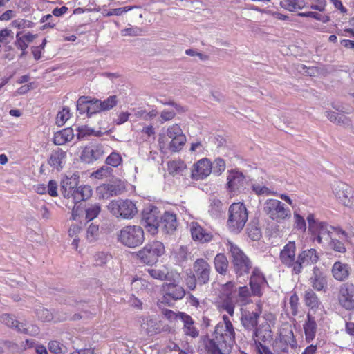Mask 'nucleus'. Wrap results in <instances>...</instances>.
<instances>
[{
  "label": "nucleus",
  "mask_w": 354,
  "mask_h": 354,
  "mask_svg": "<svg viewBox=\"0 0 354 354\" xmlns=\"http://www.w3.org/2000/svg\"><path fill=\"white\" fill-rule=\"evenodd\" d=\"M124 189V186L120 184H103L100 187H98V190H100L102 193V196L104 198H109L111 196H114L122 194Z\"/></svg>",
  "instance_id": "nucleus-34"
},
{
  "label": "nucleus",
  "mask_w": 354,
  "mask_h": 354,
  "mask_svg": "<svg viewBox=\"0 0 354 354\" xmlns=\"http://www.w3.org/2000/svg\"><path fill=\"white\" fill-rule=\"evenodd\" d=\"M351 272L350 266L340 261L335 262L331 268L333 278L340 282L346 281L351 274Z\"/></svg>",
  "instance_id": "nucleus-22"
},
{
  "label": "nucleus",
  "mask_w": 354,
  "mask_h": 354,
  "mask_svg": "<svg viewBox=\"0 0 354 354\" xmlns=\"http://www.w3.org/2000/svg\"><path fill=\"white\" fill-rule=\"evenodd\" d=\"M297 346V341L291 329L281 330L279 337L272 343V348L276 354H289V348L295 349Z\"/></svg>",
  "instance_id": "nucleus-8"
},
{
  "label": "nucleus",
  "mask_w": 354,
  "mask_h": 354,
  "mask_svg": "<svg viewBox=\"0 0 354 354\" xmlns=\"http://www.w3.org/2000/svg\"><path fill=\"white\" fill-rule=\"evenodd\" d=\"M304 299L306 306L312 310L317 309L321 305L320 299L312 289H308L305 291Z\"/></svg>",
  "instance_id": "nucleus-36"
},
{
  "label": "nucleus",
  "mask_w": 354,
  "mask_h": 354,
  "mask_svg": "<svg viewBox=\"0 0 354 354\" xmlns=\"http://www.w3.org/2000/svg\"><path fill=\"white\" fill-rule=\"evenodd\" d=\"M212 171V162L207 158L198 160L194 165L191 171V177L195 180L204 179Z\"/></svg>",
  "instance_id": "nucleus-17"
},
{
  "label": "nucleus",
  "mask_w": 354,
  "mask_h": 354,
  "mask_svg": "<svg viewBox=\"0 0 354 354\" xmlns=\"http://www.w3.org/2000/svg\"><path fill=\"white\" fill-rule=\"evenodd\" d=\"M183 134V131L178 124L170 126L167 129V136L171 140L178 138Z\"/></svg>",
  "instance_id": "nucleus-51"
},
{
  "label": "nucleus",
  "mask_w": 354,
  "mask_h": 354,
  "mask_svg": "<svg viewBox=\"0 0 354 354\" xmlns=\"http://www.w3.org/2000/svg\"><path fill=\"white\" fill-rule=\"evenodd\" d=\"M162 291L164 295L158 304L160 308L163 304L171 306L174 301L182 299L186 294L184 288L176 283H163Z\"/></svg>",
  "instance_id": "nucleus-9"
},
{
  "label": "nucleus",
  "mask_w": 354,
  "mask_h": 354,
  "mask_svg": "<svg viewBox=\"0 0 354 354\" xmlns=\"http://www.w3.org/2000/svg\"><path fill=\"white\" fill-rule=\"evenodd\" d=\"M236 302L233 300L230 295L227 294V297L224 299L222 308L231 316L234 315V306Z\"/></svg>",
  "instance_id": "nucleus-47"
},
{
  "label": "nucleus",
  "mask_w": 354,
  "mask_h": 354,
  "mask_svg": "<svg viewBox=\"0 0 354 354\" xmlns=\"http://www.w3.org/2000/svg\"><path fill=\"white\" fill-rule=\"evenodd\" d=\"M71 113L68 107H64L62 111H59L56 118V124L58 126H62L70 118Z\"/></svg>",
  "instance_id": "nucleus-45"
},
{
  "label": "nucleus",
  "mask_w": 354,
  "mask_h": 354,
  "mask_svg": "<svg viewBox=\"0 0 354 354\" xmlns=\"http://www.w3.org/2000/svg\"><path fill=\"white\" fill-rule=\"evenodd\" d=\"M100 103L102 112L107 111L117 106L118 99L116 95H111L104 100H100Z\"/></svg>",
  "instance_id": "nucleus-40"
},
{
  "label": "nucleus",
  "mask_w": 354,
  "mask_h": 354,
  "mask_svg": "<svg viewBox=\"0 0 354 354\" xmlns=\"http://www.w3.org/2000/svg\"><path fill=\"white\" fill-rule=\"evenodd\" d=\"M37 317L43 322H49L53 319L52 313L46 308H39L36 310Z\"/></svg>",
  "instance_id": "nucleus-55"
},
{
  "label": "nucleus",
  "mask_w": 354,
  "mask_h": 354,
  "mask_svg": "<svg viewBox=\"0 0 354 354\" xmlns=\"http://www.w3.org/2000/svg\"><path fill=\"white\" fill-rule=\"evenodd\" d=\"M248 235L252 241H258L261 237V232L259 227L254 224H249L247 228Z\"/></svg>",
  "instance_id": "nucleus-46"
},
{
  "label": "nucleus",
  "mask_w": 354,
  "mask_h": 354,
  "mask_svg": "<svg viewBox=\"0 0 354 354\" xmlns=\"http://www.w3.org/2000/svg\"><path fill=\"white\" fill-rule=\"evenodd\" d=\"M333 192L340 203L344 205L349 204L352 197V189L348 185L343 182H337L333 185Z\"/></svg>",
  "instance_id": "nucleus-19"
},
{
  "label": "nucleus",
  "mask_w": 354,
  "mask_h": 354,
  "mask_svg": "<svg viewBox=\"0 0 354 354\" xmlns=\"http://www.w3.org/2000/svg\"><path fill=\"white\" fill-rule=\"evenodd\" d=\"M98 225H96L91 224L88 227L86 231V238L90 242L95 240V236L98 234Z\"/></svg>",
  "instance_id": "nucleus-60"
},
{
  "label": "nucleus",
  "mask_w": 354,
  "mask_h": 354,
  "mask_svg": "<svg viewBox=\"0 0 354 354\" xmlns=\"http://www.w3.org/2000/svg\"><path fill=\"white\" fill-rule=\"evenodd\" d=\"M142 30L138 27H131L122 30V35L124 36H139L141 35Z\"/></svg>",
  "instance_id": "nucleus-61"
},
{
  "label": "nucleus",
  "mask_w": 354,
  "mask_h": 354,
  "mask_svg": "<svg viewBox=\"0 0 354 354\" xmlns=\"http://www.w3.org/2000/svg\"><path fill=\"white\" fill-rule=\"evenodd\" d=\"M88 117L90 118L94 114L102 112L101 106L99 104L100 100L88 96Z\"/></svg>",
  "instance_id": "nucleus-42"
},
{
  "label": "nucleus",
  "mask_w": 354,
  "mask_h": 354,
  "mask_svg": "<svg viewBox=\"0 0 354 354\" xmlns=\"http://www.w3.org/2000/svg\"><path fill=\"white\" fill-rule=\"evenodd\" d=\"M94 130L88 128L86 126H82L77 128V138L79 140H82L88 136L93 135Z\"/></svg>",
  "instance_id": "nucleus-57"
},
{
  "label": "nucleus",
  "mask_w": 354,
  "mask_h": 354,
  "mask_svg": "<svg viewBox=\"0 0 354 354\" xmlns=\"http://www.w3.org/2000/svg\"><path fill=\"white\" fill-rule=\"evenodd\" d=\"M279 259L281 263L291 269L293 274H297V256L295 241H288L281 250Z\"/></svg>",
  "instance_id": "nucleus-10"
},
{
  "label": "nucleus",
  "mask_w": 354,
  "mask_h": 354,
  "mask_svg": "<svg viewBox=\"0 0 354 354\" xmlns=\"http://www.w3.org/2000/svg\"><path fill=\"white\" fill-rule=\"evenodd\" d=\"M16 321L17 320L14 319V317L9 314H3L1 316H0V322L12 329L16 323Z\"/></svg>",
  "instance_id": "nucleus-58"
},
{
  "label": "nucleus",
  "mask_w": 354,
  "mask_h": 354,
  "mask_svg": "<svg viewBox=\"0 0 354 354\" xmlns=\"http://www.w3.org/2000/svg\"><path fill=\"white\" fill-rule=\"evenodd\" d=\"M109 211L116 218L132 219L138 213L134 202L131 200H113L107 205Z\"/></svg>",
  "instance_id": "nucleus-5"
},
{
  "label": "nucleus",
  "mask_w": 354,
  "mask_h": 354,
  "mask_svg": "<svg viewBox=\"0 0 354 354\" xmlns=\"http://www.w3.org/2000/svg\"><path fill=\"white\" fill-rule=\"evenodd\" d=\"M165 253V246L160 241H152L147 243L142 250L137 252V257L142 263L146 265H153L158 257Z\"/></svg>",
  "instance_id": "nucleus-7"
},
{
  "label": "nucleus",
  "mask_w": 354,
  "mask_h": 354,
  "mask_svg": "<svg viewBox=\"0 0 354 354\" xmlns=\"http://www.w3.org/2000/svg\"><path fill=\"white\" fill-rule=\"evenodd\" d=\"M160 212L157 207L145 209L142 213V223L147 231L154 235L159 230Z\"/></svg>",
  "instance_id": "nucleus-12"
},
{
  "label": "nucleus",
  "mask_w": 354,
  "mask_h": 354,
  "mask_svg": "<svg viewBox=\"0 0 354 354\" xmlns=\"http://www.w3.org/2000/svg\"><path fill=\"white\" fill-rule=\"evenodd\" d=\"M190 232L192 239L194 241H198L201 243H208L213 239L212 232L204 229L197 222L191 223Z\"/></svg>",
  "instance_id": "nucleus-20"
},
{
  "label": "nucleus",
  "mask_w": 354,
  "mask_h": 354,
  "mask_svg": "<svg viewBox=\"0 0 354 354\" xmlns=\"http://www.w3.org/2000/svg\"><path fill=\"white\" fill-rule=\"evenodd\" d=\"M252 189L257 195L269 194L271 193L270 190L264 185L260 184L252 185Z\"/></svg>",
  "instance_id": "nucleus-63"
},
{
  "label": "nucleus",
  "mask_w": 354,
  "mask_h": 354,
  "mask_svg": "<svg viewBox=\"0 0 354 354\" xmlns=\"http://www.w3.org/2000/svg\"><path fill=\"white\" fill-rule=\"evenodd\" d=\"M117 240L122 245L135 248L141 245L145 241V233L139 225H126L117 234Z\"/></svg>",
  "instance_id": "nucleus-3"
},
{
  "label": "nucleus",
  "mask_w": 354,
  "mask_h": 354,
  "mask_svg": "<svg viewBox=\"0 0 354 354\" xmlns=\"http://www.w3.org/2000/svg\"><path fill=\"white\" fill-rule=\"evenodd\" d=\"M73 138V129L71 127H68L55 133L53 142L56 145H62L71 141Z\"/></svg>",
  "instance_id": "nucleus-35"
},
{
  "label": "nucleus",
  "mask_w": 354,
  "mask_h": 354,
  "mask_svg": "<svg viewBox=\"0 0 354 354\" xmlns=\"http://www.w3.org/2000/svg\"><path fill=\"white\" fill-rule=\"evenodd\" d=\"M210 208V211L213 212V214L219 213L223 210V203L219 199L213 198L211 201Z\"/></svg>",
  "instance_id": "nucleus-62"
},
{
  "label": "nucleus",
  "mask_w": 354,
  "mask_h": 354,
  "mask_svg": "<svg viewBox=\"0 0 354 354\" xmlns=\"http://www.w3.org/2000/svg\"><path fill=\"white\" fill-rule=\"evenodd\" d=\"M338 301L346 310L354 308V285L351 283H342L339 288Z\"/></svg>",
  "instance_id": "nucleus-14"
},
{
  "label": "nucleus",
  "mask_w": 354,
  "mask_h": 354,
  "mask_svg": "<svg viewBox=\"0 0 354 354\" xmlns=\"http://www.w3.org/2000/svg\"><path fill=\"white\" fill-rule=\"evenodd\" d=\"M328 244L330 248L335 252L344 253L346 251L344 244L336 239H332L330 237Z\"/></svg>",
  "instance_id": "nucleus-52"
},
{
  "label": "nucleus",
  "mask_w": 354,
  "mask_h": 354,
  "mask_svg": "<svg viewBox=\"0 0 354 354\" xmlns=\"http://www.w3.org/2000/svg\"><path fill=\"white\" fill-rule=\"evenodd\" d=\"M335 124L339 125V126H342L344 127H348L351 125V121L348 117H346L344 115L339 114L338 115Z\"/></svg>",
  "instance_id": "nucleus-64"
},
{
  "label": "nucleus",
  "mask_w": 354,
  "mask_h": 354,
  "mask_svg": "<svg viewBox=\"0 0 354 354\" xmlns=\"http://www.w3.org/2000/svg\"><path fill=\"white\" fill-rule=\"evenodd\" d=\"M147 272L149 274L155 279L163 281L167 279L168 273L163 270L155 268H149L147 270Z\"/></svg>",
  "instance_id": "nucleus-53"
},
{
  "label": "nucleus",
  "mask_w": 354,
  "mask_h": 354,
  "mask_svg": "<svg viewBox=\"0 0 354 354\" xmlns=\"http://www.w3.org/2000/svg\"><path fill=\"white\" fill-rule=\"evenodd\" d=\"M294 218H295V227L297 230H301V232H305L306 230V223L304 218L301 216L299 214L295 212H294Z\"/></svg>",
  "instance_id": "nucleus-54"
},
{
  "label": "nucleus",
  "mask_w": 354,
  "mask_h": 354,
  "mask_svg": "<svg viewBox=\"0 0 354 354\" xmlns=\"http://www.w3.org/2000/svg\"><path fill=\"white\" fill-rule=\"evenodd\" d=\"M122 159L117 152H112L106 159V163L109 166L116 167L120 165Z\"/></svg>",
  "instance_id": "nucleus-48"
},
{
  "label": "nucleus",
  "mask_w": 354,
  "mask_h": 354,
  "mask_svg": "<svg viewBox=\"0 0 354 354\" xmlns=\"http://www.w3.org/2000/svg\"><path fill=\"white\" fill-rule=\"evenodd\" d=\"M309 282L315 290L326 292L328 284L327 276L322 268L317 266L313 268Z\"/></svg>",
  "instance_id": "nucleus-16"
},
{
  "label": "nucleus",
  "mask_w": 354,
  "mask_h": 354,
  "mask_svg": "<svg viewBox=\"0 0 354 354\" xmlns=\"http://www.w3.org/2000/svg\"><path fill=\"white\" fill-rule=\"evenodd\" d=\"M319 257L315 249H307L297 254V274H299L304 267L317 263Z\"/></svg>",
  "instance_id": "nucleus-15"
},
{
  "label": "nucleus",
  "mask_w": 354,
  "mask_h": 354,
  "mask_svg": "<svg viewBox=\"0 0 354 354\" xmlns=\"http://www.w3.org/2000/svg\"><path fill=\"white\" fill-rule=\"evenodd\" d=\"M78 183V177L76 176H71L70 178L66 177L62 179L60 185V191L66 198H70L71 194L74 189H75Z\"/></svg>",
  "instance_id": "nucleus-31"
},
{
  "label": "nucleus",
  "mask_w": 354,
  "mask_h": 354,
  "mask_svg": "<svg viewBox=\"0 0 354 354\" xmlns=\"http://www.w3.org/2000/svg\"><path fill=\"white\" fill-rule=\"evenodd\" d=\"M303 328L306 340L308 342H310L315 337L317 330V324L315 317L310 313H307L306 319L303 325Z\"/></svg>",
  "instance_id": "nucleus-28"
},
{
  "label": "nucleus",
  "mask_w": 354,
  "mask_h": 354,
  "mask_svg": "<svg viewBox=\"0 0 354 354\" xmlns=\"http://www.w3.org/2000/svg\"><path fill=\"white\" fill-rule=\"evenodd\" d=\"M63 345L57 341H50L48 344V350L54 354H60L62 353Z\"/></svg>",
  "instance_id": "nucleus-59"
},
{
  "label": "nucleus",
  "mask_w": 354,
  "mask_h": 354,
  "mask_svg": "<svg viewBox=\"0 0 354 354\" xmlns=\"http://www.w3.org/2000/svg\"><path fill=\"white\" fill-rule=\"evenodd\" d=\"M236 302L239 306H245L250 302V297L252 294L247 286H241L235 290L234 292L227 293Z\"/></svg>",
  "instance_id": "nucleus-27"
},
{
  "label": "nucleus",
  "mask_w": 354,
  "mask_h": 354,
  "mask_svg": "<svg viewBox=\"0 0 354 354\" xmlns=\"http://www.w3.org/2000/svg\"><path fill=\"white\" fill-rule=\"evenodd\" d=\"M333 229H334V227L328 225L325 222H320L315 226V230L310 232L315 236V240L321 243L323 239L326 241H329L331 237V230Z\"/></svg>",
  "instance_id": "nucleus-25"
},
{
  "label": "nucleus",
  "mask_w": 354,
  "mask_h": 354,
  "mask_svg": "<svg viewBox=\"0 0 354 354\" xmlns=\"http://www.w3.org/2000/svg\"><path fill=\"white\" fill-rule=\"evenodd\" d=\"M103 146L101 145L86 147L83 150L81 158L86 163H91L100 159L104 154Z\"/></svg>",
  "instance_id": "nucleus-24"
},
{
  "label": "nucleus",
  "mask_w": 354,
  "mask_h": 354,
  "mask_svg": "<svg viewBox=\"0 0 354 354\" xmlns=\"http://www.w3.org/2000/svg\"><path fill=\"white\" fill-rule=\"evenodd\" d=\"M185 281L187 288L190 290H194L196 288L197 285H198V279H196L192 272L187 274Z\"/></svg>",
  "instance_id": "nucleus-56"
},
{
  "label": "nucleus",
  "mask_w": 354,
  "mask_h": 354,
  "mask_svg": "<svg viewBox=\"0 0 354 354\" xmlns=\"http://www.w3.org/2000/svg\"><path fill=\"white\" fill-rule=\"evenodd\" d=\"M264 213L272 220L281 223L291 217L289 208L285 207L284 204L277 199H267L263 204Z\"/></svg>",
  "instance_id": "nucleus-6"
},
{
  "label": "nucleus",
  "mask_w": 354,
  "mask_h": 354,
  "mask_svg": "<svg viewBox=\"0 0 354 354\" xmlns=\"http://www.w3.org/2000/svg\"><path fill=\"white\" fill-rule=\"evenodd\" d=\"M266 283V279L259 268H254L250 279V286L252 295L261 297L262 295L261 285Z\"/></svg>",
  "instance_id": "nucleus-21"
},
{
  "label": "nucleus",
  "mask_w": 354,
  "mask_h": 354,
  "mask_svg": "<svg viewBox=\"0 0 354 354\" xmlns=\"http://www.w3.org/2000/svg\"><path fill=\"white\" fill-rule=\"evenodd\" d=\"M88 96L85 95L80 96L77 100L76 106L80 114L86 113L88 115Z\"/></svg>",
  "instance_id": "nucleus-43"
},
{
  "label": "nucleus",
  "mask_w": 354,
  "mask_h": 354,
  "mask_svg": "<svg viewBox=\"0 0 354 354\" xmlns=\"http://www.w3.org/2000/svg\"><path fill=\"white\" fill-rule=\"evenodd\" d=\"M234 342V328L226 315H223V321L216 324L211 337L203 338L207 354H230Z\"/></svg>",
  "instance_id": "nucleus-1"
},
{
  "label": "nucleus",
  "mask_w": 354,
  "mask_h": 354,
  "mask_svg": "<svg viewBox=\"0 0 354 354\" xmlns=\"http://www.w3.org/2000/svg\"><path fill=\"white\" fill-rule=\"evenodd\" d=\"M252 339L260 342H270L272 339V334L270 326L268 323L261 324L252 333Z\"/></svg>",
  "instance_id": "nucleus-26"
},
{
  "label": "nucleus",
  "mask_w": 354,
  "mask_h": 354,
  "mask_svg": "<svg viewBox=\"0 0 354 354\" xmlns=\"http://www.w3.org/2000/svg\"><path fill=\"white\" fill-rule=\"evenodd\" d=\"M227 248L231 257V262L236 277L248 274L252 268V263L248 257L234 243L228 241Z\"/></svg>",
  "instance_id": "nucleus-2"
},
{
  "label": "nucleus",
  "mask_w": 354,
  "mask_h": 354,
  "mask_svg": "<svg viewBox=\"0 0 354 354\" xmlns=\"http://www.w3.org/2000/svg\"><path fill=\"white\" fill-rule=\"evenodd\" d=\"M93 190L89 185L77 186L71 194V198L75 204H77L81 201L89 199L92 196Z\"/></svg>",
  "instance_id": "nucleus-29"
},
{
  "label": "nucleus",
  "mask_w": 354,
  "mask_h": 354,
  "mask_svg": "<svg viewBox=\"0 0 354 354\" xmlns=\"http://www.w3.org/2000/svg\"><path fill=\"white\" fill-rule=\"evenodd\" d=\"M192 272L198 281V285L202 286L209 283L212 272L210 264L204 259L198 258L193 263Z\"/></svg>",
  "instance_id": "nucleus-13"
},
{
  "label": "nucleus",
  "mask_w": 354,
  "mask_h": 354,
  "mask_svg": "<svg viewBox=\"0 0 354 354\" xmlns=\"http://www.w3.org/2000/svg\"><path fill=\"white\" fill-rule=\"evenodd\" d=\"M261 313L262 305L259 302L256 304L254 311H250L247 309L242 310L240 320L244 329L252 333L258 327L259 319Z\"/></svg>",
  "instance_id": "nucleus-11"
},
{
  "label": "nucleus",
  "mask_w": 354,
  "mask_h": 354,
  "mask_svg": "<svg viewBox=\"0 0 354 354\" xmlns=\"http://www.w3.org/2000/svg\"><path fill=\"white\" fill-rule=\"evenodd\" d=\"M248 218V210L243 203H234L228 209L227 226L234 233L240 232L244 227Z\"/></svg>",
  "instance_id": "nucleus-4"
},
{
  "label": "nucleus",
  "mask_w": 354,
  "mask_h": 354,
  "mask_svg": "<svg viewBox=\"0 0 354 354\" xmlns=\"http://www.w3.org/2000/svg\"><path fill=\"white\" fill-rule=\"evenodd\" d=\"M101 211V206L99 203H88L85 207L86 218L91 221L95 218Z\"/></svg>",
  "instance_id": "nucleus-39"
},
{
  "label": "nucleus",
  "mask_w": 354,
  "mask_h": 354,
  "mask_svg": "<svg viewBox=\"0 0 354 354\" xmlns=\"http://www.w3.org/2000/svg\"><path fill=\"white\" fill-rule=\"evenodd\" d=\"M281 6L290 12L301 10L306 6L304 0H281Z\"/></svg>",
  "instance_id": "nucleus-38"
},
{
  "label": "nucleus",
  "mask_w": 354,
  "mask_h": 354,
  "mask_svg": "<svg viewBox=\"0 0 354 354\" xmlns=\"http://www.w3.org/2000/svg\"><path fill=\"white\" fill-rule=\"evenodd\" d=\"M177 227L176 215L166 211L160 218L159 230L166 234H172Z\"/></svg>",
  "instance_id": "nucleus-18"
},
{
  "label": "nucleus",
  "mask_w": 354,
  "mask_h": 354,
  "mask_svg": "<svg viewBox=\"0 0 354 354\" xmlns=\"http://www.w3.org/2000/svg\"><path fill=\"white\" fill-rule=\"evenodd\" d=\"M66 158V152L57 148L52 151L48 163L57 171H60L64 167Z\"/></svg>",
  "instance_id": "nucleus-30"
},
{
  "label": "nucleus",
  "mask_w": 354,
  "mask_h": 354,
  "mask_svg": "<svg viewBox=\"0 0 354 354\" xmlns=\"http://www.w3.org/2000/svg\"><path fill=\"white\" fill-rule=\"evenodd\" d=\"M225 169V160L221 158H217L212 164V170L217 175H220Z\"/></svg>",
  "instance_id": "nucleus-49"
},
{
  "label": "nucleus",
  "mask_w": 354,
  "mask_h": 354,
  "mask_svg": "<svg viewBox=\"0 0 354 354\" xmlns=\"http://www.w3.org/2000/svg\"><path fill=\"white\" fill-rule=\"evenodd\" d=\"M113 171V169L109 165H103L99 169L94 171L92 174L95 178H102L107 177L111 175Z\"/></svg>",
  "instance_id": "nucleus-50"
},
{
  "label": "nucleus",
  "mask_w": 354,
  "mask_h": 354,
  "mask_svg": "<svg viewBox=\"0 0 354 354\" xmlns=\"http://www.w3.org/2000/svg\"><path fill=\"white\" fill-rule=\"evenodd\" d=\"M186 142V137L184 134L171 140L169 145V149L172 152L180 151Z\"/></svg>",
  "instance_id": "nucleus-41"
},
{
  "label": "nucleus",
  "mask_w": 354,
  "mask_h": 354,
  "mask_svg": "<svg viewBox=\"0 0 354 354\" xmlns=\"http://www.w3.org/2000/svg\"><path fill=\"white\" fill-rule=\"evenodd\" d=\"M178 319L183 322L182 329L185 335L193 338L198 336L199 332L194 326V321L190 315L184 312H178Z\"/></svg>",
  "instance_id": "nucleus-23"
},
{
  "label": "nucleus",
  "mask_w": 354,
  "mask_h": 354,
  "mask_svg": "<svg viewBox=\"0 0 354 354\" xmlns=\"http://www.w3.org/2000/svg\"><path fill=\"white\" fill-rule=\"evenodd\" d=\"M186 168L183 162L172 161L168 164V169L170 174L173 176L179 174Z\"/></svg>",
  "instance_id": "nucleus-44"
},
{
  "label": "nucleus",
  "mask_w": 354,
  "mask_h": 354,
  "mask_svg": "<svg viewBox=\"0 0 354 354\" xmlns=\"http://www.w3.org/2000/svg\"><path fill=\"white\" fill-rule=\"evenodd\" d=\"M216 270L222 275L227 273L229 262L224 254L219 253L216 255L214 260Z\"/></svg>",
  "instance_id": "nucleus-37"
},
{
  "label": "nucleus",
  "mask_w": 354,
  "mask_h": 354,
  "mask_svg": "<svg viewBox=\"0 0 354 354\" xmlns=\"http://www.w3.org/2000/svg\"><path fill=\"white\" fill-rule=\"evenodd\" d=\"M13 329L16 330L18 333L36 336L39 333V328L35 324H28L26 322L16 321Z\"/></svg>",
  "instance_id": "nucleus-33"
},
{
  "label": "nucleus",
  "mask_w": 354,
  "mask_h": 354,
  "mask_svg": "<svg viewBox=\"0 0 354 354\" xmlns=\"http://www.w3.org/2000/svg\"><path fill=\"white\" fill-rule=\"evenodd\" d=\"M245 176L238 171H232L227 176V187L230 192H234L243 184Z\"/></svg>",
  "instance_id": "nucleus-32"
}]
</instances>
